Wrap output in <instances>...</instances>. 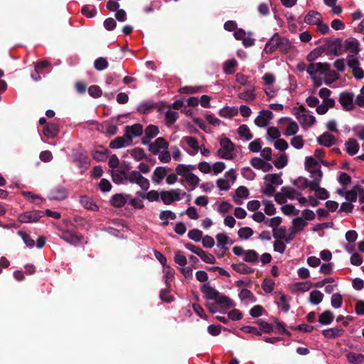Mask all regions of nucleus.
<instances>
[{"instance_id":"nucleus-1","label":"nucleus","mask_w":364,"mask_h":364,"mask_svg":"<svg viewBox=\"0 0 364 364\" xmlns=\"http://www.w3.org/2000/svg\"><path fill=\"white\" fill-rule=\"evenodd\" d=\"M194 166L180 164L176 168L177 175L182 176L187 183L194 189L200 182V178L192 172Z\"/></svg>"},{"instance_id":"nucleus-2","label":"nucleus","mask_w":364,"mask_h":364,"mask_svg":"<svg viewBox=\"0 0 364 364\" xmlns=\"http://www.w3.org/2000/svg\"><path fill=\"white\" fill-rule=\"evenodd\" d=\"M220 147L217 151L218 157L226 160H232L234 159L235 146L230 139L227 137L221 139L220 141Z\"/></svg>"},{"instance_id":"nucleus-3","label":"nucleus","mask_w":364,"mask_h":364,"mask_svg":"<svg viewBox=\"0 0 364 364\" xmlns=\"http://www.w3.org/2000/svg\"><path fill=\"white\" fill-rule=\"evenodd\" d=\"M186 192L181 193L180 189H171L170 191H164L160 193L161 200L166 205H170L174 201H178L181 199V196H185Z\"/></svg>"},{"instance_id":"nucleus-4","label":"nucleus","mask_w":364,"mask_h":364,"mask_svg":"<svg viewBox=\"0 0 364 364\" xmlns=\"http://www.w3.org/2000/svg\"><path fill=\"white\" fill-rule=\"evenodd\" d=\"M296 117L300 124L304 128L312 126L316 122V118L311 114L310 112L301 107L296 114Z\"/></svg>"},{"instance_id":"nucleus-5","label":"nucleus","mask_w":364,"mask_h":364,"mask_svg":"<svg viewBox=\"0 0 364 364\" xmlns=\"http://www.w3.org/2000/svg\"><path fill=\"white\" fill-rule=\"evenodd\" d=\"M330 65L327 63H311L308 65L307 73L310 76L327 74L329 71Z\"/></svg>"},{"instance_id":"nucleus-6","label":"nucleus","mask_w":364,"mask_h":364,"mask_svg":"<svg viewBox=\"0 0 364 364\" xmlns=\"http://www.w3.org/2000/svg\"><path fill=\"white\" fill-rule=\"evenodd\" d=\"M127 181L132 183L139 185L144 191H147L149 188V180L136 171H133L128 175Z\"/></svg>"},{"instance_id":"nucleus-7","label":"nucleus","mask_w":364,"mask_h":364,"mask_svg":"<svg viewBox=\"0 0 364 364\" xmlns=\"http://www.w3.org/2000/svg\"><path fill=\"white\" fill-rule=\"evenodd\" d=\"M142 133L143 127L140 124L126 126L124 129V136L131 143L134 137L139 136Z\"/></svg>"},{"instance_id":"nucleus-8","label":"nucleus","mask_w":364,"mask_h":364,"mask_svg":"<svg viewBox=\"0 0 364 364\" xmlns=\"http://www.w3.org/2000/svg\"><path fill=\"white\" fill-rule=\"evenodd\" d=\"M148 145L149 150L154 155L168 147V143L163 137L157 138L154 142H149Z\"/></svg>"},{"instance_id":"nucleus-9","label":"nucleus","mask_w":364,"mask_h":364,"mask_svg":"<svg viewBox=\"0 0 364 364\" xmlns=\"http://www.w3.org/2000/svg\"><path fill=\"white\" fill-rule=\"evenodd\" d=\"M43 215V212L39 210L27 211L20 215L18 220L21 223H34L37 222Z\"/></svg>"},{"instance_id":"nucleus-10","label":"nucleus","mask_w":364,"mask_h":364,"mask_svg":"<svg viewBox=\"0 0 364 364\" xmlns=\"http://www.w3.org/2000/svg\"><path fill=\"white\" fill-rule=\"evenodd\" d=\"M273 114L269 110H262L259 112L255 119V124L259 127H265L268 125L269 121L272 119Z\"/></svg>"},{"instance_id":"nucleus-11","label":"nucleus","mask_w":364,"mask_h":364,"mask_svg":"<svg viewBox=\"0 0 364 364\" xmlns=\"http://www.w3.org/2000/svg\"><path fill=\"white\" fill-rule=\"evenodd\" d=\"M60 238L65 241L66 242L74 246L81 244L83 240V238L80 235H78L75 232L68 230L63 231L62 232Z\"/></svg>"},{"instance_id":"nucleus-12","label":"nucleus","mask_w":364,"mask_h":364,"mask_svg":"<svg viewBox=\"0 0 364 364\" xmlns=\"http://www.w3.org/2000/svg\"><path fill=\"white\" fill-rule=\"evenodd\" d=\"M339 102L345 110H352L354 107L353 94L346 92H341L339 96Z\"/></svg>"},{"instance_id":"nucleus-13","label":"nucleus","mask_w":364,"mask_h":364,"mask_svg":"<svg viewBox=\"0 0 364 364\" xmlns=\"http://www.w3.org/2000/svg\"><path fill=\"white\" fill-rule=\"evenodd\" d=\"M273 237L277 240H284L286 242H289L294 238V233L291 231L287 232L285 227L278 228L277 230H272Z\"/></svg>"},{"instance_id":"nucleus-14","label":"nucleus","mask_w":364,"mask_h":364,"mask_svg":"<svg viewBox=\"0 0 364 364\" xmlns=\"http://www.w3.org/2000/svg\"><path fill=\"white\" fill-rule=\"evenodd\" d=\"M250 164L257 170H262L263 172H268L271 171L273 167L272 165L267 161H265L261 158L254 157L250 160Z\"/></svg>"},{"instance_id":"nucleus-15","label":"nucleus","mask_w":364,"mask_h":364,"mask_svg":"<svg viewBox=\"0 0 364 364\" xmlns=\"http://www.w3.org/2000/svg\"><path fill=\"white\" fill-rule=\"evenodd\" d=\"M159 133V128L156 126L152 124L149 125L144 131V136L141 138L142 144L148 145L151 139L155 137Z\"/></svg>"},{"instance_id":"nucleus-16","label":"nucleus","mask_w":364,"mask_h":364,"mask_svg":"<svg viewBox=\"0 0 364 364\" xmlns=\"http://www.w3.org/2000/svg\"><path fill=\"white\" fill-rule=\"evenodd\" d=\"M215 237L218 247L224 251H226L228 249V245L233 244V241L231 238L224 232L217 234Z\"/></svg>"},{"instance_id":"nucleus-17","label":"nucleus","mask_w":364,"mask_h":364,"mask_svg":"<svg viewBox=\"0 0 364 364\" xmlns=\"http://www.w3.org/2000/svg\"><path fill=\"white\" fill-rule=\"evenodd\" d=\"M201 291L205 297L209 300H217L220 293L215 288L212 287L209 284H204L201 287Z\"/></svg>"},{"instance_id":"nucleus-18","label":"nucleus","mask_w":364,"mask_h":364,"mask_svg":"<svg viewBox=\"0 0 364 364\" xmlns=\"http://www.w3.org/2000/svg\"><path fill=\"white\" fill-rule=\"evenodd\" d=\"M67 196V190L64 187L58 186L50 191L48 198L50 200H60L65 199Z\"/></svg>"},{"instance_id":"nucleus-19","label":"nucleus","mask_w":364,"mask_h":364,"mask_svg":"<svg viewBox=\"0 0 364 364\" xmlns=\"http://www.w3.org/2000/svg\"><path fill=\"white\" fill-rule=\"evenodd\" d=\"M183 140L191 148L190 150L187 151V152L190 155L194 156V155H196L198 152L200 146L198 144V140L195 137L191 136H188L183 137Z\"/></svg>"},{"instance_id":"nucleus-20","label":"nucleus","mask_w":364,"mask_h":364,"mask_svg":"<svg viewBox=\"0 0 364 364\" xmlns=\"http://www.w3.org/2000/svg\"><path fill=\"white\" fill-rule=\"evenodd\" d=\"M306 225L307 222L304 218L301 217L295 218L291 222V231L295 236L296 233L302 231Z\"/></svg>"},{"instance_id":"nucleus-21","label":"nucleus","mask_w":364,"mask_h":364,"mask_svg":"<svg viewBox=\"0 0 364 364\" xmlns=\"http://www.w3.org/2000/svg\"><path fill=\"white\" fill-rule=\"evenodd\" d=\"M319 144L329 147L336 144V138L331 134L325 132L317 138Z\"/></svg>"},{"instance_id":"nucleus-22","label":"nucleus","mask_w":364,"mask_h":364,"mask_svg":"<svg viewBox=\"0 0 364 364\" xmlns=\"http://www.w3.org/2000/svg\"><path fill=\"white\" fill-rule=\"evenodd\" d=\"M335 100L333 98H328L323 100L322 103L316 107V112L318 114H326L329 108H332L335 106Z\"/></svg>"},{"instance_id":"nucleus-23","label":"nucleus","mask_w":364,"mask_h":364,"mask_svg":"<svg viewBox=\"0 0 364 364\" xmlns=\"http://www.w3.org/2000/svg\"><path fill=\"white\" fill-rule=\"evenodd\" d=\"M127 198L128 195L117 193L112 196L110 203L114 207L120 208L125 205Z\"/></svg>"},{"instance_id":"nucleus-24","label":"nucleus","mask_w":364,"mask_h":364,"mask_svg":"<svg viewBox=\"0 0 364 364\" xmlns=\"http://www.w3.org/2000/svg\"><path fill=\"white\" fill-rule=\"evenodd\" d=\"M113 181L117 184L124 183L127 181V173L124 170L115 169L112 171Z\"/></svg>"},{"instance_id":"nucleus-25","label":"nucleus","mask_w":364,"mask_h":364,"mask_svg":"<svg viewBox=\"0 0 364 364\" xmlns=\"http://www.w3.org/2000/svg\"><path fill=\"white\" fill-rule=\"evenodd\" d=\"M249 196V191L245 186H240L235 191V194L233 197L234 201L237 204H242V199L247 198Z\"/></svg>"},{"instance_id":"nucleus-26","label":"nucleus","mask_w":364,"mask_h":364,"mask_svg":"<svg viewBox=\"0 0 364 364\" xmlns=\"http://www.w3.org/2000/svg\"><path fill=\"white\" fill-rule=\"evenodd\" d=\"M264 183H269L274 186H280L283 183L282 173H269L264 176Z\"/></svg>"},{"instance_id":"nucleus-27","label":"nucleus","mask_w":364,"mask_h":364,"mask_svg":"<svg viewBox=\"0 0 364 364\" xmlns=\"http://www.w3.org/2000/svg\"><path fill=\"white\" fill-rule=\"evenodd\" d=\"M344 330L339 328H331L325 329L322 331V334L327 338L333 339L338 337H341L343 335Z\"/></svg>"},{"instance_id":"nucleus-28","label":"nucleus","mask_w":364,"mask_h":364,"mask_svg":"<svg viewBox=\"0 0 364 364\" xmlns=\"http://www.w3.org/2000/svg\"><path fill=\"white\" fill-rule=\"evenodd\" d=\"M167 173H168L167 168H166L164 167H157V168H156V169L154 170V171L153 173L151 179L154 183L159 184L162 181V180L165 178Z\"/></svg>"},{"instance_id":"nucleus-29","label":"nucleus","mask_w":364,"mask_h":364,"mask_svg":"<svg viewBox=\"0 0 364 364\" xmlns=\"http://www.w3.org/2000/svg\"><path fill=\"white\" fill-rule=\"evenodd\" d=\"M321 21V16L319 13L311 11H309L304 18V21L311 25H317Z\"/></svg>"},{"instance_id":"nucleus-30","label":"nucleus","mask_w":364,"mask_h":364,"mask_svg":"<svg viewBox=\"0 0 364 364\" xmlns=\"http://www.w3.org/2000/svg\"><path fill=\"white\" fill-rule=\"evenodd\" d=\"M277 49H279V36L277 34H275L266 43L264 47V51L267 53H271L276 50Z\"/></svg>"},{"instance_id":"nucleus-31","label":"nucleus","mask_w":364,"mask_h":364,"mask_svg":"<svg viewBox=\"0 0 364 364\" xmlns=\"http://www.w3.org/2000/svg\"><path fill=\"white\" fill-rule=\"evenodd\" d=\"M131 144L132 143L124 135V136H118L112 140L109 144V147L112 149H120Z\"/></svg>"},{"instance_id":"nucleus-32","label":"nucleus","mask_w":364,"mask_h":364,"mask_svg":"<svg viewBox=\"0 0 364 364\" xmlns=\"http://www.w3.org/2000/svg\"><path fill=\"white\" fill-rule=\"evenodd\" d=\"M80 203L84 208L93 211H97L99 208L93 200L86 196L80 197Z\"/></svg>"},{"instance_id":"nucleus-33","label":"nucleus","mask_w":364,"mask_h":364,"mask_svg":"<svg viewBox=\"0 0 364 364\" xmlns=\"http://www.w3.org/2000/svg\"><path fill=\"white\" fill-rule=\"evenodd\" d=\"M346 151L350 155H355L359 150V144L354 139H350L346 144Z\"/></svg>"},{"instance_id":"nucleus-34","label":"nucleus","mask_w":364,"mask_h":364,"mask_svg":"<svg viewBox=\"0 0 364 364\" xmlns=\"http://www.w3.org/2000/svg\"><path fill=\"white\" fill-rule=\"evenodd\" d=\"M238 97L248 102L253 101L256 97L255 87L253 86H250L249 89L240 93L238 95Z\"/></svg>"},{"instance_id":"nucleus-35","label":"nucleus","mask_w":364,"mask_h":364,"mask_svg":"<svg viewBox=\"0 0 364 364\" xmlns=\"http://www.w3.org/2000/svg\"><path fill=\"white\" fill-rule=\"evenodd\" d=\"M218 305L225 308H231L235 306V303L228 296L225 295H219L216 300Z\"/></svg>"},{"instance_id":"nucleus-36","label":"nucleus","mask_w":364,"mask_h":364,"mask_svg":"<svg viewBox=\"0 0 364 364\" xmlns=\"http://www.w3.org/2000/svg\"><path fill=\"white\" fill-rule=\"evenodd\" d=\"M312 287L311 282H297L292 286L294 292H305L309 290Z\"/></svg>"},{"instance_id":"nucleus-37","label":"nucleus","mask_w":364,"mask_h":364,"mask_svg":"<svg viewBox=\"0 0 364 364\" xmlns=\"http://www.w3.org/2000/svg\"><path fill=\"white\" fill-rule=\"evenodd\" d=\"M346 358L352 364H363L364 363V355L360 353H349Z\"/></svg>"},{"instance_id":"nucleus-38","label":"nucleus","mask_w":364,"mask_h":364,"mask_svg":"<svg viewBox=\"0 0 364 364\" xmlns=\"http://www.w3.org/2000/svg\"><path fill=\"white\" fill-rule=\"evenodd\" d=\"M346 50L357 54L359 49V43L357 40H346L344 43Z\"/></svg>"},{"instance_id":"nucleus-39","label":"nucleus","mask_w":364,"mask_h":364,"mask_svg":"<svg viewBox=\"0 0 364 364\" xmlns=\"http://www.w3.org/2000/svg\"><path fill=\"white\" fill-rule=\"evenodd\" d=\"M309 171L311 173V177L312 178V181H314V183H311V186L313 187V188H314L316 185H320V182L323 177V173L320 168L311 169V170H309Z\"/></svg>"},{"instance_id":"nucleus-40","label":"nucleus","mask_w":364,"mask_h":364,"mask_svg":"<svg viewBox=\"0 0 364 364\" xmlns=\"http://www.w3.org/2000/svg\"><path fill=\"white\" fill-rule=\"evenodd\" d=\"M323 299V294L318 290H314L310 293L309 301L314 305L320 304Z\"/></svg>"},{"instance_id":"nucleus-41","label":"nucleus","mask_w":364,"mask_h":364,"mask_svg":"<svg viewBox=\"0 0 364 364\" xmlns=\"http://www.w3.org/2000/svg\"><path fill=\"white\" fill-rule=\"evenodd\" d=\"M281 136V133L278 128L275 127H271L268 128L267 132V140L268 141H273L274 139H279Z\"/></svg>"},{"instance_id":"nucleus-42","label":"nucleus","mask_w":364,"mask_h":364,"mask_svg":"<svg viewBox=\"0 0 364 364\" xmlns=\"http://www.w3.org/2000/svg\"><path fill=\"white\" fill-rule=\"evenodd\" d=\"M333 318L334 315L331 311H325L319 316L318 321L323 325H327L332 322Z\"/></svg>"},{"instance_id":"nucleus-43","label":"nucleus","mask_w":364,"mask_h":364,"mask_svg":"<svg viewBox=\"0 0 364 364\" xmlns=\"http://www.w3.org/2000/svg\"><path fill=\"white\" fill-rule=\"evenodd\" d=\"M311 191L315 192L316 197L320 200H326L329 197L328 192L325 188H321L319 185H316L314 188L311 187Z\"/></svg>"},{"instance_id":"nucleus-44","label":"nucleus","mask_w":364,"mask_h":364,"mask_svg":"<svg viewBox=\"0 0 364 364\" xmlns=\"http://www.w3.org/2000/svg\"><path fill=\"white\" fill-rule=\"evenodd\" d=\"M58 132V129L55 124H47L43 129L44 134L48 138L55 137Z\"/></svg>"},{"instance_id":"nucleus-45","label":"nucleus","mask_w":364,"mask_h":364,"mask_svg":"<svg viewBox=\"0 0 364 364\" xmlns=\"http://www.w3.org/2000/svg\"><path fill=\"white\" fill-rule=\"evenodd\" d=\"M259 259V255L258 253L253 250H248L245 252V257H243V259L246 262H251L254 263L257 262Z\"/></svg>"},{"instance_id":"nucleus-46","label":"nucleus","mask_w":364,"mask_h":364,"mask_svg":"<svg viewBox=\"0 0 364 364\" xmlns=\"http://www.w3.org/2000/svg\"><path fill=\"white\" fill-rule=\"evenodd\" d=\"M291 42L288 39L285 38H281L279 36V50L282 53H287L291 50Z\"/></svg>"},{"instance_id":"nucleus-47","label":"nucleus","mask_w":364,"mask_h":364,"mask_svg":"<svg viewBox=\"0 0 364 364\" xmlns=\"http://www.w3.org/2000/svg\"><path fill=\"white\" fill-rule=\"evenodd\" d=\"M160 219L163 220L162 224L167 225L168 224V220H175L176 218V214L171 210H164L160 213Z\"/></svg>"},{"instance_id":"nucleus-48","label":"nucleus","mask_w":364,"mask_h":364,"mask_svg":"<svg viewBox=\"0 0 364 364\" xmlns=\"http://www.w3.org/2000/svg\"><path fill=\"white\" fill-rule=\"evenodd\" d=\"M282 219L281 217L276 216L272 218H267L266 220H264V224L272 228V230H277L282 223Z\"/></svg>"},{"instance_id":"nucleus-49","label":"nucleus","mask_w":364,"mask_h":364,"mask_svg":"<svg viewBox=\"0 0 364 364\" xmlns=\"http://www.w3.org/2000/svg\"><path fill=\"white\" fill-rule=\"evenodd\" d=\"M221 117L231 118L237 114V109L235 107H224L219 112Z\"/></svg>"},{"instance_id":"nucleus-50","label":"nucleus","mask_w":364,"mask_h":364,"mask_svg":"<svg viewBox=\"0 0 364 364\" xmlns=\"http://www.w3.org/2000/svg\"><path fill=\"white\" fill-rule=\"evenodd\" d=\"M238 134L241 137L245 138L246 140H250L253 137L250 129L246 124H242L239 127Z\"/></svg>"},{"instance_id":"nucleus-51","label":"nucleus","mask_w":364,"mask_h":364,"mask_svg":"<svg viewBox=\"0 0 364 364\" xmlns=\"http://www.w3.org/2000/svg\"><path fill=\"white\" fill-rule=\"evenodd\" d=\"M254 231L249 227H244L239 229L237 234L240 238L247 240L252 236Z\"/></svg>"},{"instance_id":"nucleus-52","label":"nucleus","mask_w":364,"mask_h":364,"mask_svg":"<svg viewBox=\"0 0 364 364\" xmlns=\"http://www.w3.org/2000/svg\"><path fill=\"white\" fill-rule=\"evenodd\" d=\"M178 117V112L177 111L168 109L166 112V122L168 124H173Z\"/></svg>"},{"instance_id":"nucleus-53","label":"nucleus","mask_w":364,"mask_h":364,"mask_svg":"<svg viewBox=\"0 0 364 364\" xmlns=\"http://www.w3.org/2000/svg\"><path fill=\"white\" fill-rule=\"evenodd\" d=\"M94 67L98 71L104 70L108 67V61L106 58L100 57L95 60Z\"/></svg>"},{"instance_id":"nucleus-54","label":"nucleus","mask_w":364,"mask_h":364,"mask_svg":"<svg viewBox=\"0 0 364 364\" xmlns=\"http://www.w3.org/2000/svg\"><path fill=\"white\" fill-rule=\"evenodd\" d=\"M130 154L136 161H141L146 157L144 150L139 147L133 149Z\"/></svg>"},{"instance_id":"nucleus-55","label":"nucleus","mask_w":364,"mask_h":364,"mask_svg":"<svg viewBox=\"0 0 364 364\" xmlns=\"http://www.w3.org/2000/svg\"><path fill=\"white\" fill-rule=\"evenodd\" d=\"M282 212L286 215H296L299 210L291 204H286L281 208Z\"/></svg>"},{"instance_id":"nucleus-56","label":"nucleus","mask_w":364,"mask_h":364,"mask_svg":"<svg viewBox=\"0 0 364 364\" xmlns=\"http://www.w3.org/2000/svg\"><path fill=\"white\" fill-rule=\"evenodd\" d=\"M237 63L236 60L231 59L226 61L224 64L223 69L225 73L232 74L235 72V68L237 66Z\"/></svg>"},{"instance_id":"nucleus-57","label":"nucleus","mask_w":364,"mask_h":364,"mask_svg":"<svg viewBox=\"0 0 364 364\" xmlns=\"http://www.w3.org/2000/svg\"><path fill=\"white\" fill-rule=\"evenodd\" d=\"M232 184V183L231 182L227 179H225L224 178H220L216 181L217 187L220 190L225 191H228L230 188Z\"/></svg>"},{"instance_id":"nucleus-58","label":"nucleus","mask_w":364,"mask_h":364,"mask_svg":"<svg viewBox=\"0 0 364 364\" xmlns=\"http://www.w3.org/2000/svg\"><path fill=\"white\" fill-rule=\"evenodd\" d=\"M226 168V165L223 161H217L211 166V171L214 175L222 173Z\"/></svg>"},{"instance_id":"nucleus-59","label":"nucleus","mask_w":364,"mask_h":364,"mask_svg":"<svg viewBox=\"0 0 364 364\" xmlns=\"http://www.w3.org/2000/svg\"><path fill=\"white\" fill-rule=\"evenodd\" d=\"M323 53V50L321 48H316L311 50L306 56V60L309 62H314L316 60L318 57L321 55Z\"/></svg>"},{"instance_id":"nucleus-60","label":"nucleus","mask_w":364,"mask_h":364,"mask_svg":"<svg viewBox=\"0 0 364 364\" xmlns=\"http://www.w3.org/2000/svg\"><path fill=\"white\" fill-rule=\"evenodd\" d=\"M288 162V157L286 154H281L279 158L274 162V164L277 168H282L287 166Z\"/></svg>"},{"instance_id":"nucleus-61","label":"nucleus","mask_w":364,"mask_h":364,"mask_svg":"<svg viewBox=\"0 0 364 364\" xmlns=\"http://www.w3.org/2000/svg\"><path fill=\"white\" fill-rule=\"evenodd\" d=\"M299 130V126L296 122H291L288 124L287 128L285 134L287 136H292L297 133Z\"/></svg>"},{"instance_id":"nucleus-62","label":"nucleus","mask_w":364,"mask_h":364,"mask_svg":"<svg viewBox=\"0 0 364 364\" xmlns=\"http://www.w3.org/2000/svg\"><path fill=\"white\" fill-rule=\"evenodd\" d=\"M262 204L264 205V212L267 215H272L276 213V208L271 201L264 200Z\"/></svg>"},{"instance_id":"nucleus-63","label":"nucleus","mask_w":364,"mask_h":364,"mask_svg":"<svg viewBox=\"0 0 364 364\" xmlns=\"http://www.w3.org/2000/svg\"><path fill=\"white\" fill-rule=\"evenodd\" d=\"M304 144L303 138L300 135L294 136L291 139V145L296 149H301L304 146Z\"/></svg>"},{"instance_id":"nucleus-64","label":"nucleus","mask_w":364,"mask_h":364,"mask_svg":"<svg viewBox=\"0 0 364 364\" xmlns=\"http://www.w3.org/2000/svg\"><path fill=\"white\" fill-rule=\"evenodd\" d=\"M188 236L191 240L199 242L203 237V232L198 229H193L188 232Z\"/></svg>"}]
</instances>
